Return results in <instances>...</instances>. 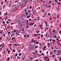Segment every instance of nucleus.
<instances>
[{"mask_svg":"<svg viewBox=\"0 0 61 61\" xmlns=\"http://www.w3.org/2000/svg\"><path fill=\"white\" fill-rule=\"evenodd\" d=\"M21 58V57H19V58H18V59H20Z\"/></svg>","mask_w":61,"mask_h":61,"instance_id":"nucleus-23","label":"nucleus"},{"mask_svg":"<svg viewBox=\"0 0 61 61\" xmlns=\"http://www.w3.org/2000/svg\"><path fill=\"white\" fill-rule=\"evenodd\" d=\"M30 8H32V6H30Z\"/></svg>","mask_w":61,"mask_h":61,"instance_id":"nucleus-60","label":"nucleus"},{"mask_svg":"<svg viewBox=\"0 0 61 61\" xmlns=\"http://www.w3.org/2000/svg\"><path fill=\"white\" fill-rule=\"evenodd\" d=\"M38 61V60L37 59H36V61Z\"/></svg>","mask_w":61,"mask_h":61,"instance_id":"nucleus-64","label":"nucleus"},{"mask_svg":"<svg viewBox=\"0 0 61 61\" xmlns=\"http://www.w3.org/2000/svg\"><path fill=\"white\" fill-rule=\"evenodd\" d=\"M24 30H25V29H22V32H24Z\"/></svg>","mask_w":61,"mask_h":61,"instance_id":"nucleus-8","label":"nucleus"},{"mask_svg":"<svg viewBox=\"0 0 61 61\" xmlns=\"http://www.w3.org/2000/svg\"><path fill=\"white\" fill-rule=\"evenodd\" d=\"M2 50V48H0V51H1Z\"/></svg>","mask_w":61,"mask_h":61,"instance_id":"nucleus-31","label":"nucleus"},{"mask_svg":"<svg viewBox=\"0 0 61 61\" xmlns=\"http://www.w3.org/2000/svg\"><path fill=\"white\" fill-rule=\"evenodd\" d=\"M54 56H55V55H52V57H54Z\"/></svg>","mask_w":61,"mask_h":61,"instance_id":"nucleus-28","label":"nucleus"},{"mask_svg":"<svg viewBox=\"0 0 61 61\" xmlns=\"http://www.w3.org/2000/svg\"><path fill=\"white\" fill-rule=\"evenodd\" d=\"M34 36H37V34H35L34 35Z\"/></svg>","mask_w":61,"mask_h":61,"instance_id":"nucleus-39","label":"nucleus"},{"mask_svg":"<svg viewBox=\"0 0 61 61\" xmlns=\"http://www.w3.org/2000/svg\"><path fill=\"white\" fill-rule=\"evenodd\" d=\"M43 37V35L42 34L41 35V37Z\"/></svg>","mask_w":61,"mask_h":61,"instance_id":"nucleus-19","label":"nucleus"},{"mask_svg":"<svg viewBox=\"0 0 61 61\" xmlns=\"http://www.w3.org/2000/svg\"><path fill=\"white\" fill-rule=\"evenodd\" d=\"M45 10L44 9H42V12H43V13H44L45 12Z\"/></svg>","mask_w":61,"mask_h":61,"instance_id":"nucleus-2","label":"nucleus"},{"mask_svg":"<svg viewBox=\"0 0 61 61\" xmlns=\"http://www.w3.org/2000/svg\"><path fill=\"white\" fill-rule=\"evenodd\" d=\"M37 2H38V3H39V0H37Z\"/></svg>","mask_w":61,"mask_h":61,"instance_id":"nucleus-26","label":"nucleus"},{"mask_svg":"<svg viewBox=\"0 0 61 61\" xmlns=\"http://www.w3.org/2000/svg\"><path fill=\"white\" fill-rule=\"evenodd\" d=\"M53 19H56V18L55 17L53 18Z\"/></svg>","mask_w":61,"mask_h":61,"instance_id":"nucleus-52","label":"nucleus"},{"mask_svg":"<svg viewBox=\"0 0 61 61\" xmlns=\"http://www.w3.org/2000/svg\"><path fill=\"white\" fill-rule=\"evenodd\" d=\"M50 53H50V54H51L50 55H51V54H52V52H51V51H50Z\"/></svg>","mask_w":61,"mask_h":61,"instance_id":"nucleus-42","label":"nucleus"},{"mask_svg":"<svg viewBox=\"0 0 61 61\" xmlns=\"http://www.w3.org/2000/svg\"><path fill=\"white\" fill-rule=\"evenodd\" d=\"M37 53V52H35L33 54L34 55H36V54Z\"/></svg>","mask_w":61,"mask_h":61,"instance_id":"nucleus-1","label":"nucleus"},{"mask_svg":"<svg viewBox=\"0 0 61 61\" xmlns=\"http://www.w3.org/2000/svg\"><path fill=\"white\" fill-rule=\"evenodd\" d=\"M36 44H38V42H37L36 43Z\"/></svg>","mask_w":61,"mask_h":61,"instance_id":"nucleus-49","label":"nucleus"},{"mask_svg":"<svg viewBox=\"0 0 61 61\" xmlns=\"http://www.w3.org/2000/svg\"><path fill=\"white\" fill-rule=\"evenodd\" d=\"M25 13H26V14H27L26 15H28V13L27 12H26Z\"/></svg>","mask_w":61,"mask_h":61,"instance_id":"nucleus-33","label":"nucleus"},{"mask_svg":"<svg viewBox=\"0 0 61 61\" xmlns=\"http://www.w3.org/2000/svg\"><path fill=\"white\" fill-rule=\"evenodd\" d=\"M59 34H60V33H61V31H59Z\"/></svg>","mask_w":61,"mask_h":61,"instance_id":"nucleus-46","label":"nucleus"},{"mask_svg":"<svg viewBox=\"0 0 61 61\" xmlns=\"http://www.w3.org/2000/svg\"><path fill=\"white\" fill-rule=\"evenodd\" d=\"M41 54L42 55V56H43V55L44 56V53H42Z\"/></svg>","mask_w":61,"mask_h":61,"instance_id":"nucleus-63","label":"nucleus"},{"mask_svg":"<svg viewBox=\"0 0 61 61\" xmlns=\"http://www.w3.org/2000/svg\"><path fill=\"white\" fill-rule=\"evenodd\" d=\"M58 5H60V4H61L60 3V2H58Z\"/></svg>","mask_w":61,"mask_h":61,"instance_id":"nucleus-58","label":"nucleus"},{"mask_svg":"<svg viewBox=\"0 0 61 61\" xmlns=\"http://www.w3.org/2000/svg\"><path fill=\"white\" fill-rule=\"evenodd\" d=\"M30 20H31V19H30L29 20V21H30Z\"/></svg>","mask_w":61,"mask_h":61,"instance_id":"nucleus-40","label":"nucleus"},{"mask_svg":"<svg viewBox=\"0 0 61 61\" xmlns=\"http://www.w3.org/2000/svg\"><path fill=\"white\" fill-rule=\"evenodd\" d=\"M5 21H3V24H5Z\"/></svg>","mask_w":61,"mask_h":61,"instance_id":"nucleus-53","label":"nucleus"},{"mask_svg":"<svg viewBox=\"0 0 61 61\" xmlns=\"http://www.w3.org/2000/svg\"><path fill=\"white\" fill-rule=\"evenodd\" d=\"M48 15H50V13H48Z\"/></svg>","mask_w":61,"mask_h":61,"instance_id":"nucleus-22","label":"nucleus"},{"mask_svg":"<svg viewBox=\"0 0 61 61\" xmlns=\"http://www.w3.org/2000/svg\"><path fill=\"white\" fill-rule=\"evenodd\" d=\"M8 59H7V60H10V58H9V57H8Z\"/></svg>","mask_w":61,"mask_h":61,"instance_id":"nucleus-11","label":"nucleus"},{"mask_svg":"<svg viewBox=\"0 0 61 61\" xmlns=\"http://www.w3.org/2000/svg\"><path fill=\"white\" fill-rule=\"evenodd\" d=\"M0 34H1V33H3V31H2L1 32V31H0Z\"/></svg>","mask_w":61,"mask_h":61,"instance_id":"nucleus-34","label":"nucleus"},{"mask_svg":"<svg viewBox=\"0 0 61 61\" xmlns=\"http://www.w3.org/2000/svg\"><path fill=\"white\" fill-rule=\"evenodd\" d=\"M44 58H46V56H45Z\"/></svg>","mask_w":61,"mask_h":61,"instance_id":"nucleus-62","label":"nucleus"},{"mask_svg":"<svg viewBox=\"0 0 61 61\" xmlns=\"http://www.w3.org/2000/svg\"><path fill=\"white\" fill-rule=\"evenodd\" d=\"M30 59H31V60H33V59L32 58H30Z\"/></svg>","mask_w":61,"mask_h":61,"instance_id":"nucleus-56","label":"nucleus"},{"mask_svg":"<svg viewBox=\"0 0 61 61\" xmlns=\"http://www.w3.org/2000/svg\"><path fill=\"white\" fill-rule=\"evenodd\" d=\"M6 23L7 24H9V22L8 21H7Z\"/></svg>","mask_w":61,"mask_h":61,"instance_id":"nucleus-18","label":"nucleus"},{"mask_svg":"<svg viewBox=\"0 0 61 61\" xmlns=\"http://www.w3.org/2000/svg\"><path fill=\"white\" fill-rule=\"evenodd\" d=\"M46 48V45H45L44 47V48L45 49V48Z\"/></svg>","mask_w":61,"mask_h":61,"instance_id":"nucleus-21","label":"nucleus"},{"mask_svg":"<svg viewBox=\"0 0 61 61\" xmlns=\"http://www.w3.org/2000/svg\"><path fill=\"white\" fill-rule=\"evenodd\" d=\"M54 51H55V52H57V51H56V50H54Z\"/></svg>","mask_w":61,"mask_h":61,"instance_id":"nucleus-55","label":"nucleus"},{"mask_svg":"<svg viewBox=\"0 0 61 61\" xmlns=\"http://www.w3.org/2000/svg\"><path fill=\"white\" fill-rule=\"evenodd\" d=\"M59 51H60V52H59L58 51L57 52V53H60V54H61V52H60V51H60V50H59Z\"/></svg>","mask_w":61,"mask_h":61,"instance_id":"nucleus-4","label":"nucleus"},{"mask_svg":"<svg viewBox=\"0 0 61 61\" xmlns=\"http://www.w3.org/2000/svg\"><path fill=\"white\" fill-rule=\"evenodd\" d=\"M7 28H10V27H9V26H8V27H7Z\"/></svg>","mask_w":61,"mask_h":61,"instance_id":"nucleus-59","label":"nucleus"},{"mask_svg":"<svg viewBox=\"0 0 61 61\" xmlns=\"http://www.w3.org/2000/svg\"><path fill=\"white\" fill-rule=\"evenodd\" d=\"M12 51L14 52H15V50H14Z\"/></svg>","mask_w":61,"mask_h":61,"instance_id":"nucleus-13","label":"nucleus"},{"mask_svg":"<svg viewBox=\"0 0 61 61\" xmlns=\"http://www.w3.org/2000/svg\"><path fill=\"white\" fill-rule=\"evenodd\" d=\"M54 40H55L54 39H53L52 40V42H53V43H54Z\"/></svg>","mask_w":61,"mask_h":61,"instance_id":"nucleus-12","label":"nucleus"},{"mask_svg":"<svg viewBox=\"0 0 61 61\" xmlns=\"http://www.w3.org/2000/svg\"><path fill=\"white\" fill-rule=\"evenodd\" d=\"M55 30H54L53 31H52V32L53 33H55Z\"/></svg>","mask_w":61,"mask_h":61,"instance_id":"nucleus-29","label":"nucleus"},{"mask_svg":"<svg viewBox=\"0 0 61 61\" xmlns=\"http://www.w3.org/2000/svg\"><path fill=\"white\" fill-rule=\"evenodd\" d=\"M15 5H13V7H15Z\"/></svg>","mask_w":61,"mask_h":61,"instance_id":"nucleus-47","label":"nucleus"},{"mask_svg":"<svg viewBox=\"0 0 61 61\" xmlns=\"http://www.w3.org/2000/svg\"><path fill=\"white\" fill-rule=\"evenodd\" d=\"M15 10H18V9H15ZM15 10H13V12L15 11Z\"/></svg>","mask_w":61,"mask_h":61,"instance_id":"nucleus-3","label":"nucleus"},{"mask_svg":"<svg viewBox=\"0 0 61 61\" xmlns=\"http://www.w3.org/2000/svg\"><path fill=\"white\" fill-rule=\"evenodd\" d=\"M31 48L33 49V48H34V46H32L31 47Z\"/></svg>","mask_w":61,"mask_h":61,"instance_id":"nucleus-15","label":"nucleus"},{"mask_svg":"<svg viewBox=\"0 0 61 61\" xmlns=\"http://www.w3.org/2000/svg\"><path fill=\"white\" fill-rule=\"evenodd\" d=\"M28 20H27L26 21V23H28Z\"/></svg>","mask_w":61,"mask_h":61,"instance_id":"nucleus-25","label":"nucleus"},{"mask_svg":"<svg viewBox=\"0 0 61 61\" xmlns=\"http://www.w3.org/2000/svg\"><path fill=\"white\" fill-rule=\"evenodd\" d=\"M15 38V37H14L13 38L12 37V40H14V39Z\"/></svg>","mask_w":61,"mask_h":61,"instance_id":"nucleus-16","label":"nucleus"},{"mask_svg":"<svg viewBox=\"0 0 61 61\" xmlns=\"http://www.w3.org/2000/svg\"><path fill=\"white\" fill-rule=\"evenodd\" d=\"M60 8H59V7L57 9V10H60Z\"/></svg>","mask_w":61,"mask_h":61,"instance_id":"nucleus-10","label":"nucleus"},{"mask_svg":"<svg viewBox=\"0 0 61 61\" xmlns=\"http://www.w3.org/2000/svg\"><path fill=\"white\" fill-rule=\"evenodd\" d=\"M55 2H58V1L57 0H55Z\"/></svg>","mask_w":61,"mask_h":61,"instance_id":"nucleus-7","label":"nucleus"},{"mask_svg":"<svg viewBox=\"0 0 61 61\" xmlns=\"http://www.w3.org/2000/svg\"><path fill=\"white\" fill-rule=\"evenodd\" d=\"M49 31H50V32L51 34H52V31H51L50 30H49Z\"/></svg>","mask_w":61,"mask_h":61,"instance_id":"nucleus-9","label":"nucleus"},{"mask_svg":"<svg viewBox=\"0 0 61 61\" xmlns=\"http://www.w3.org/2000/svg\"><path fill=\"white\" fill-rule=\"evenodd\" d=\"M14 33H15V32H16V30H14Z\"/></svg>","mask_w":61,"mask_h":61,"instance_id":"nucleus-30","label":"nucleus"},{"mask_svg":"<svg viewBox=\"0 0 61 61\" xmlns=\"http://www.w3.org/2000/svg\"><path fill=\"white\" fill-rule=\"evenodd\" d=\"M8 34H10V33H11V32H8Z\"/></svg>","mask_w":61,"mask_h":61,"instance_id":"nucleus-45","label":"nucleus"},{"mask_svg":"<svg viewBox=\"0 0 61 61\" xmlns=\"http://www.w3.org/2000/svg\"><path fill=\"white\" fill-rule=\"evenodd\" d=\"M7 18V16L5 17V19H6Z\"/></svg>","mask_w":61,"mask_h":61,"instance_id":"nucleus-41","label":"nucleus"},{"mask_svg":"<svg viewBox=\"0 0 61 61\" xmlns=\"http://www.w3.org/2000/svg\"><path fill=\"white\" fill-rule=\"evenodd\" d=\"M19 30H17V33H19Z\"/></svg>","mask_w":61,"mask_h":61,"instance_id":"nucleus-37","label":"nucleus"},{"mask_svg":"<svg viewBox=\"0 0 61 61\" xmlns=\"http://www.w3.org/2000/svg\"><path fill=\"white\" fill-rule=\"evenodd\" d=\"M13 58H16V57H15V56H14Z\"/></svg>","mask_w":61,"mask_h":61,"instance_id":"nucleus-38","label":"nucleus"},{"mask_svg":"<svg viewBox=\"0 0 61 61\" xmlns=\"http://www.w3.org/2000/svg\"><path fill=\"white\" fill-rule=\"evenodd\" d=\"M4 36V37H5V34H3Z\"/></svg>","mask_w":61,"mask_h":61,"instance_id":"nucleus-36","label":"nucleus"},{"mask_svg":"<svg viewBox=\"0 0 61 61\" xmlns=\"http://www.w3.org/2000/svg\"><path fill=\"white\" fill-rule=\"evenodd\" d=\"M24 11H25V12H26L27 11V10H26V9H25L24 10Z\"/></svg>","mask_w":61,"mask_h":61,"instance_id":"nucleus-6","label":"nucleus"},{"mask_svg":"<svg viewBox=\"0 0 61 61\" xmlns=\"http://www.w3.org/2000/svg\"><path fill=\"white\" fill-rule=\"evenodd\" d=\"M9 7H11V6L10 5H9Z\"/></svg>","mask_w":61,"mask_h":61,"instance_id":"nucleus-61","label":"nucleus"},{"mask_svg":"<svg viewBox=\"0 0 61 61\" xmlns=\"http://www.w3.org/2000/svg\"><path fill=\"white\" fill-rule=\"evenodd\" d=\"M38 47V46H36L35 47V48H37Z\"/></svg>","mask_w":61,"mask_h":61,"instance_id":"nucleus-35","label":"nucleus"},{"mask_svg":"<svg viewBox=\"0 0 61 61\" xmlns=\"http://www.w3.org/2000/svg\"><path fill=\"white\" fill-rule=\"evenodd\" d=\"M29 25H30V26H31L32 25V23H30V24H29Z\"/></svg>","mask_w":61,"mask_h":61,"instance_id":"nucleus-14","label":"nucleus"},{"mask_svg":"<svg viewBox=\"0 0 61 61\" xmlns=\"http://www.w3.org/2000/svg\"><path fill=\"white\" fill-rule=\"evenodd\" d=\"M5 5H4L3 6V9H4V8H5Z\"/></svg>","mask_w":61,"mask_h":61,"instance_id":"nucleus-17","label":"nucleus"},{"mask_svg":"<svg viewBox=\"0 0 61 61\" xmlns=\"http://www.w3.org/2000/svg\"><path fill=\"white\" fill-rule=\"evenodd\" d=\"M46 53V54H48V51H47Z\"/></svg>","mask_w":61,"mask_h":61,"instance_id":"nucleus-54","label":"nucleus"},{"mask_svg":"<svg viewBox=\"0 0 61 61\" xmlns=\"http://www.w3.org/2000/svg\"><path fill=\"white\" fill-rule=\"evenodd\" d=\"M49 3H50V4H51V3H52V1H50L49 2Z\"/></svg>","mask_w":61,"mask_h":61,"instance_id":"nucleus-43","label":"nucleus"},{"mask_svg":"<svg viewBox=\"0 0 61 61\" xmlns=\"http://www.w3.org/2000/svg\"><path fill=\"white\" fill-rule=\"evenodd\" d=\"M9 52H10V50H9L7 52L8 53H9Z\"/></svg>","mask_w":61,"mask_h":61,"instance_id":"nucleus-24","label":"nucleus"},{"mask_svg":"<svg viewBox=\"0 0 61 61\" xmlns=\"http://www.w3.org/2000/svg\"><path fill=\"white\" fill-rule=\"evenodd\" d=\"M14 36V33L12 34L11 36V37H12V36Z\"/></svg>","mask_w":61,"mask_h":61,"instance_id":"nucleus-5","label":"nucleus"},{"mask_svg":"<svg viewBox=\"0 0 61 61\" xmlns=\"http://www.w3.org/2000/svg\"><path fill=\"white\" fill-rule=\"evenodd\" d=\"M29 35H28L27 36V37H29Z\"/></svg>","mask_w":61,"mask_h":61,"instance_id":"nucleus-27","label":"nucleus"},{"mask_svg":"<svg viewBox=\"0 0 61 61\" xmlns=\"http://www.w3.org/2000/svg\"><path fill=\"white\" fill-rule=\"evenodd\" d=\"M34 24H35V23H32V25H34Z\"/></svg>","mask_w":61,"mask_h":61,"instance_id":"nucleus-57","label":"nucleus"},{"mask_svg":"<svg viewBox=\"0 0 61 61\" xmlns=\"http://www.w3.org/2000/svg\"><path fill=\"white\" fill-rule=\"evenodd\" d=\"M8 20L9 21H11V20H10V19H9Z\"/></svg>","mask_w":61,"mask_h":61,"instance_id":"nucleus-51","label":"nucleus"},{"mask_svg":"<svg viewBox=\"0 0 61 61\" xmlns=\"http://www.w3.org/2000/svg\"><path fill=\"white\" fill-rule=\"evenodd\" d=\"M24 37H25L26 36V35H24Z\"/></svg>","mask_w":61,"mask_h":61,"instance_id":"nucleus-32","label":"nucleus"},{"mask_svg":"<svg viewBox=\"0 0 61 61\" xmlns=\"http://www.w3.org/2000/svg\"><path fill=\"white\" fill-rule=\"evenodd\" d=\"M8 40H11V39L10 37H9V38L8 39Z\"/></svg>","mask_w":61,"mask_h":61,"instance_id":"nucleus-20","label":"nucleus"},{"mask_svg":"<svg viewBox=\"0 0 61 61\" xmlns=\"http://www.w3.org/2000/svg\"><path fill=\"white\" fill-rule=\"evenodd\" d=\"M1 4H2V5H3V2H2L1 3Z\"/></svg>","mask_w":61,"mask_h":61,"instance_id":"nucleus-50","label":"nucleus"},{"mask_svg":"<svg viewBox=\"0 0 61 61\" xmlns=\"http://www.w3.org/2000/svg\"><path fill=\"white\" fill-rule=\"evenodd\" d=\"M59 60H60V61H61V58H59Z\"/></svg>","mask_w":61,"mask_h":61,"instance_id":"nucleus-44","label":"nucleus"},{"mask_svg":"<svg viewBox=\"0 0 61 61\" xmlns=\"http://www.w3.org/2000/svg\"><path fill=\"white\" fill-rule=\"evenodd\" d=\"M33 43H36V41H34Z\"/></svg>","mask_w":61,"mask_h":61,"instance_id":"nucleus-48","label":"nucleus"}]
</instances>
